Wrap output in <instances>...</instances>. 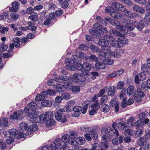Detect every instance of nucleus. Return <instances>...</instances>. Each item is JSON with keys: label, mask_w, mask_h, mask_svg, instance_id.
<instances>
[{"label": "nucleus", "mask_w": 150, "mask_h": 150, "mask_svg": "<svg viewBox=\"0 0 150 150\" xmlns=\"http://www.w3.org/2000/svg\"><path fill=\"white\" fill-rule=\"evenodd\" d=\"M146 140L144 137H142L138 139V143L139 146H143L146 144Z\"/></svg>", "instance_id": "29"}, {"label": "nucleus", "mask_w": 150, "mask_h": 150, "mask_svg": "<svg viewBox=\"0 0 150 150\" xmlns=\"http://www.w3.org/2000/svg\"><path fill=\"white\" fill-rule=\"evenodd\" d=\"M110 15L112 17L117 19L120 18L122 16L118 12H115V11L110 14Z\"/></svg>", "instance_id": "41"}, {"label": "nucleus", "mask_w": 150, "mask_h": 150, "mask_svg": "<svg viewBox=\"0 0 150 150\" xmlns=\"http://www.w3.org/2000/svg\"><path fill=\"white\" fill-rule=\"evenodd\" d=\"M95 66L97 68L99 69H103L105 67V65L104 63L99 62H96Z\"/></svg>", "instance_id": "31"}, {"label": "nucleus", "mask_w": 150, "mask_h": 150, "mask_svg": "<svg viewBox=\"0 0 150 150\" xmlns=\"http://www.w3.org/2000/svg\"><path fill=\"white\" fill-rule=\"evenodd\" d=\"M114 6L117 9L122 11L124 10L125 8L121 4L116 2L114 4Z\"/></svg>", "instance_id": "34"}, {"label": "nucleus", "mask_w": 150, "mask_h": 150, "mask_svg": "<svg viewBox=\"0 0 150 150\" xmlns=\"http://www.w3.org/2000/svg\"><path fill=\"white\" fill-rule=\"evenodd\" d=\"M117 41L118 45V47H122L124 44H127L128 43V40L125 38H118Z\"/></svg>", "instance_id": "11"}, {"label": "nucleus", "mask_w": 150, "mask_h": 150, "mask_svg": "<svg viewBox=\"0 0 150 150\" xmlns=\"http://www.w3.org/2000/svg\"><path fill=\"white\" fill-rule=\"evenodd\" d=\"M38 129V127L35 125H33L29 127V128L27 130V134L28 135L31 134L33 132Z\"/></svg>", "instance_id": "14"}, {"label": "nucleus", "mask_w": 150, "mask_h": 150, "mask_svg": "<svg viewBox=\"0 0 150 150\" xmlns=\"http://www.w3.org/2000/svg\"><path fill=\"white\" fill-rule=\"evenodd\" d=\"M135 94H137L140 98H143L144 96V93L139 88H138L135 92Z\"/></svg>", "instance_id": "30"}, {"label": "nucleus", "mask_w": 150, "mask_h": 150, "mask_svg": "<svg viewBox=\"0 0 150 150\" xmlns=\"http://www.w3.org/2000/svg\"><path fill=\"white\" fill-rule=\"evenodd\" d=\"M123 11H124L125 15L129 18H132L133 17V14L130 11L126 10L125 8Z\"/></svg>", "instance_id": "43"}, {"label": "nucleus", "mask_w": 150, "mask_h": 150, "mask_svg": "<svg viewBox=\"0 0 150 150\" xmlns=\"http://www.w3.org/2000/svg\"><path fill=\"white\" fill-rule=\"evenodd\" d=\"M63 109L65 110V112H69L72 111L73 108L71 106V105H67L64 107Z\"/></svg>", "instance_id": "63"}, {"label": "nucleus", "mask_w": 150, "mask_h": 150, "mask_svg": "<svg viewBox=\"0 0 150 150\" xmlns=\"http://www.w3.org/2000/svg\"><path fill=\"white\" fill-rule=\"evenodd\" d=\"M1 124H2V127H6L8 126V120L7 118L1 119Z\"/></svg>", "instance_id": "49"}, {"label": "nucleus", "mask_w": 150, "mask_h": 150, "mask_svg": "<svg viewBox=\"0 0 150 150\" xmlns=\"http://www.w3.org/2000/svg\"><path fill=\"white\" fill-rule=\"evenodd\" d=\"M94 29H90L89 32L92 35H96L98 38L100 37L103 33H107L108 32L107 29L104 27H103L98 23H95L93 25Z\"/></svg>", "instance_id": "2"}, {"label": "nucleus", "mask_w": 150, "mask_h": 150, "mask_svg": "<svg viewBox=\"0 0 150 150\" xmlns=\"http://www.w3.org/2000/svg\"><path fill=\"white\" fill-rule=\"evenodd\" d=\"M62 140H64L66 142L68 143L69 144L72 145H75L74 143L75 142L74 140H71V138H70V136L67 134L64 135L62 137Z\"/></svg>", "instance_id": "13"}, {"label": "nucleus", "mask_w": 150, "mask_h": 150, "mask_svg": "<svg viewBox=\"0 0 150 150\" xmlns=\"http://www.w3.org/2000/svg\"><path fill=\"white\" fill-rule=\"evenodd\" d=\"M133 9L134 11L141 13H143L145 12V10L143 8L137 5L134 6Z\"/></svg>", "instance_id": "26"}, {"label": "nucleus", "mask_w": 150, "mask_h": 150, "mask_svg": "<svg viewBox=\"0 0 150 150\" xmlns=\"http://www.w3.org/2000/svg\"><path fill=\"white\" fill-rule=\"evenodd\" d=\"M117 127L120 130H125L127 127L126 123L124 122H120L117 124Z\"/></svg>", "instance_id": "16"}, {"label": "nucleus", "mask_w": 150, "mask_h": 150, "mask_svg": "<svg viewBox=\"0 0 150 150\" xmlns=\"http://www.w3.org/2000/svg\"><path fill=\"white\" fill-rule=\"evenodd\" d=\"M126 96V94L125 93L123 92V89L122 91L121 92L120 95V99H122V101L123 102H125L126 101V98H125V96Z\"/></svg>", "instance_id": "55"}, {"label": "nucleus", "mask_w": 150, "mask_h": 150, "mask_svg": "<svg viewBox=\"0 0 150 150\" xmlns=\"http://www.w3.org/2000/svg\"><path fill=\"white\" fill-rule=\"evenodd\" d=\"M52 104L51 101L47 100L43 101L41 103L42 106L47 107H50L52 105Z\"/></svg>", "instance_id": "36"}, {"label": "nucleus", "mask_w": 150, "mask_h": 150, "mask_svg": "<svg viewBox=\"0 0 150 150\" xmlns=\"http://www.w3.org/2000/svg\"><path fill=\"white\" fill-rule=\"evenodd\" d=\"M56 112L55 114L56 120L59 121H61V120H60V118L62 116V115L64 114L63 112H65V110L62 108H59L57 109Z\"/></svg>", "instance_id": "10"}, {"label": "nucleus", "mask_w": 150, "mask_h": 150, "mask_svg": "<svg viewBox=\"0 0 150 150\" xmlns=\"http://www.w3.org/2000/svg\"><path fill=\"white\" fill-rule=\"evenodd\" d=\"M98 44L101 46V49L104 51L109 52L110 51V47L108 46V42L105 39V35L103 39H100L99 40Z\"/></svg>", "instance_id": "5"}, {"label": "nucleus", "mask_w": 150, "mask_h": 150, "mask_svg": "<svg viewBox=\"0 0 150 150\" xmlns=\"http://www.w3.org/2000/svg\"><path fill=\"white\" fill-rule=\"evenodd\" d=\"M76 140H76L75 141V142L74 143L75 145L74 144V145L75 146L76 144H77V143L80 144H84L85 142V138L83 137H79Z\"/></svg>", "instance_id": "28"}, {"label": "nucleus", "mask_w": 150, "mask_h": 150, "mask_svg": "<svg viewBox=\"0 0 150 150\" xmlns=\"http://www.w3.org/2000/svg\"><path fill=\"white\" fill-rule=\"evenodd\" d=\"M28 117L31 121H34L38 123L41 122L40 115V116H38V115L37 112L35 110H32L28 114Z\"/></svg>", "instance_id": "6"}, {"label": "nucleus", "mask_w": 150, "mask_h": 150, "mask_svg": "<svg viewBox=\"0 0 150 150\" xmlns=\"http://www.w3.org/2000/svg\"><path fill=\"white\" fill-rule=\"evenodd\" d=\"M98 102L97 100H95L92 104L91 105V108H95L98 109L99 108L98 106Z\"/></svg>", "instance_id": "45"}, {"label": "nucleus", "mask_w": 150, "mask_h": 150, "mask_svg": "<svg viewBox=\"0 0 150 150\" xmlns=\"http://www.w3.org/2000/svg\"><path fill=\"white\" fill-rule=\"evenodd\" d=\"M136 118L134 117H129L127 120V123L129 124L130 127H133L134 126Z\"/></svg>", "instance_id": "21"}, {"label": "nucleus", "mask_w": 150, "mask_h": 150, "mask_svg": "<svg viewBox=\"0 0 150 150\" xmlns=\"http://www.w3.org/2000/svg\"><path fill=\"white\" fill-rule=\"evenodd\" d=\"M18 130L14 129H12L8 132V133L10 135V137L13 138L16 136L18 134Z\"/></svg>", "instance_id": "23"}, {"label": "nucleus", "mask_w": 150, "mask_h": 150, "mask_svg": "<svg viewBox=\"0 0 150 150\" xmlns=\"http://www.w3.org/2000/svg\"><path fill=\"white\" fill-rule=\"evenodd\" d=\"M106 132L107 134L111 136H113L115 134L114 129L111 128L107 129Z\"/></svg>", "instance_id": "35"}, {"label": "nucleus", "mask_w": 150, "mask_h": 150, "mask_svg": "<svg viewBox=\"0 0 150 150\" xmlns=\"http://www.w3.org/2000/svg\"><path fill=\"white\" fill-rule=\"evenodd\" d=\"M63 85L65 89V88L67 89H70L71 87L72 84L69 82H66L64 83Z\"/></svg>", "instance_id": "58"}, {"label": "nucleus", "mask_w": 150, "mask_h": 150, "mask_svg": "<svg viewBox=\"0 0 150 150\" xmlns=\"http://www.w3.org/2000/svg\"><path fill=\"white\" fill-rule=\"evenodd\" d=\"M66 79H67L66 76H60L59 78L57 77L55 78V81L59 82H62L63 81H65Z\"/></svg>", "instance_id": "40"}, {"label": "nucleus", "mask_w": 150, "mask_h": 150, "mask_svg": "<svg viewBox=\"0 0 150 150\" xmlns=\"http://www.w3.org/2000/svg\"><path fill=\"white\" fill-rule=\"evenodd\" d=\"M115 87L113 86H111L108 89L107 94L108 96H112L115 94Z\"/></svg>", "instance_id": "19"}, {"label": "nucleus", "mask_w": 150, "mask_h": 150, "mask_svg": "<svg viewBox=\"0 0 150 150\" xmlns=\"http://www.w3.org/2000/svg\"><path fill=\"white\" fill-rule=\"evenodd\" d=\"M141 87L143 88V89H146V88L150 89V79L147 80V82L143 81L141 85Z\"/></svg>", "instance_id": "18"}, {"label": "nucleus", "mask_w": 150, "mask_h": 150, "mask_svg": "<svg viewBox=\"0 0 150 150\" xmlns=\"http://www.w3.org/2000/svg\"><path fill=\"white\" fill-rule=\"evenodd\" d=\"M144 27V24L142 21H141L138 24L137 28L138 30L141 31L143 30Z\"/></svg>", "instance_id": "39"}, {"label": "nucleus", "mask_w": 150, "mask_h": 150, "mask_svg": "<svg viewBox=\"0 0 150 150\" xmlns=\"http://www.w3.org/2000/svg\"><path fill=\"white\" fill-rule=\"evenodd\" d=\"M124 70L122 69L117 71H114L112 74L108 75L107 77L108 78H115L121 75L124 72Z\"/></svg>", "instance_id": "12"}, {"label": "nucleus", "mask_w": 150, "mask_h": 150, "mask_svg": "<svg viewBox=\"0 0 150 150\" xmlns=\"http://www.w3.org/2000/svg\"><path fill=\"white\" fill-rule=\"evenodd\" d=\"M37 16L38 14L36 13H34L32 15L28 17V18L34 22H35L38 20Z\"/></svg>", "instance_id": "37"}, {"label": "nucleus", "mask_w": 150, "mask_h": 150, "mask_svg": "<svg viewBox=\"0 0 150 150\" xmlns=\"http://www.w3.org/2000/svg\"><path fill=\"white\" fill-rule=\"evenodd\" d=\"M28 105L29 107L34 109H36L38 107V106L35 102H30L28 104Z\"/></svg>", "instance_id": "52"}, {"label": "nucleus", "mask_w": 150, "mask_h": 150, "mask_svg": "<svg viewBox=\"0 0 150 150\" xmlns=\"http://www.w3.org/2000/svg\"><path fill=\"white\" fill-rule=\"evenodd\" d=\"M125 26L122 25H116L115 27L116 28L123 32L124 34H127L128 30L132 31L135 28V24L137 23L136 21L128 19L125 22Z\"/></svg>", "instance_id": "1"}, {"label": "nucleus", "mask_w": 150, "mask_h": 150, "mask_svg": "<svg viewBox=\"0 0 150 150\" xmlns=\"http://www.w3.org/2000/svg\"><path fill=\"white\" fill-rule=\"evenodd\" d=\"M110 57L109 53L103 51H101L99 54V57L100 59H103V58H109Z\"/></svg>", "instance_id": "20"}, {"label": "nucleus", "mask_w": 150, "mask_h": 150, "mask_svg": "<svg viewBox=\"0 0 150 150\" xmlns=\"http://www.w3.org/2000/svg\"><path fill=\"white\" fill-rule=\"evenodd\" d=\"M134 131L131 129H127L125 132V135L127 136L129 135L130 136H133L134 134Z\"/></svg>", "instance_id": "44"}, {"label": "nucleus", "mask_w": 150, "mask_h": 150, "mask_svg": "<svg viewBox=\"0 0 150 150\" xmlns=\"http://www.w3.org/2000/svg\"><path fill=\"white\" fill-rule=\"evenodd\" d=\"M143 133V131L141 129H138L135 133V136L137 137L142 135Z\"/></svg>", "instance_id": "53"}, {"label": "nucleus", "mask_w": 150, "mask_h": 150, "mask_svg": "<svg viewBox=\"0 0 150 150\" xmlns=\"http://www.w3.org/2000/svg\"><path fill=\"white\" fill-rule=\"evenodd\" d=\"M105 39L108 42H111V44L112 46L118 47L117 43L115 39L110 35H105Z\"/></svg>", "instance_id": "9"}, {"label": "nucleus", "mask_w": 150, "mask_h": 150, "mask_svg": "<svg viewBox=\"0 0 150 150\" xmlns=\"http://www.w3.org/2000/svg\"><path fill=\"white\" fill-rule=\"evenodd\" d=\"M67 115L66 114L64 115L63 114L62 115V116L60 118V120H61V121L59 122L62 123H64L67 121Z\"/></svg>", "instance_id": "61"}, {"label": "nucleus", "mask_w": 150, "mask_h": 150, "mask_svg": "<svg viewBox=\"0 0 150 150\" xmlns=\"http://www.w3.org/2000/svg\"><path fill=\"white\" fill-rule=\"evenodd\" d=\"M108 145L107 143L105 142H103L101 145V148L98 150H105L108 148Z\"/></svg>", "instance_id": "56"}, {"label": "nucleus", "mask_w": 150, "mask_h": 150, "mask_svg": "<svg viewBox=\"0 0 150 150\" xmlns=\"http://www.w3.org/2000/svg\"><path fill=\"white\" fill-rule=\"evenodd\" d=\"M82 67L83 69L89 71L91 69V65L88 63L85 62L82 64Z\"/></svg>", "instance_id": "24"}, {"label": "nucleus", "mask_w": 150, "mask_h": 150, "mask_svg": "<svg viewBox=\"0 0 150 150\" xmlns=\"http://www.w3.org/2000/svg\"><path fill=\"white\" fill-rule=\"evenodd\" d=\"M65 146V143L63 141L58 138L52 143L50 148L52 150H58L59 149H64Z\"/></svg>", "instance_id": "4"}, {"label": "nucleus", "mask_w": 150, "mask_h": 150, "mask_svg": "<svg viewBox=\"0 0 150 150\" xmlns=\"http://www.w3.org/2000/svg\"><path fill=\"white\" fill-rule=\"evenodd\" d=\"M74 65L76 66V69L78 70H81L82 69V64L77 63V62H74Z\"/></svg>", "instance_id": "64"}, {"label": "nucleus", "mask_w": 150, "mask_h": 150, "mask_svg": "<svg viewBox=\"0 0 150 150\" xmlns=\"http://www.w3.org/2000/svg\"><path fill=\"white\" fill-rule=\"evenodd\" d=\"M62 98L64 99H69L71 98L70 94L67 93H63L62 94Z\"/></svg>", "instance_id": "46"}, {"label": "nucleus", "mask_w": 150, "mask_h": 150, "mask_svg": "<svg viewBox=\"0 0 150 150\" xmlns=\"http://www.w3.org/2000/svg\"><path fill=\"white\" fill-rule=\"evenodd\" d=\"M78 135V133L76 132H71L69 135L70 138L71 140H74L75 141L77 138Z\"/></svg>", "instance_id": "27"}, {"label": "nucleus", "mask_w": 150, "mask_h": 150, "mask_svg": "<svg viewBox=\"0 0 150 150\" xmlns=\"http://www.w3.org/2000/svg\"><path fill=\"white\" fill-rule=\"evenodd\" d=\"M110 105L112 107H115L114 110L116 112H117L119 110V104L118 102H116L115 100H112L110 101Z\"/></svg>", "instance_id": "17"}, {"label": "nucleus", "mask_w": 150, "mask_h": 150, "mask_svg": "<svg viewBox=\"0 0 150 150\" xmlns=\"http://www.w3.org/2000/svg\"><path fill=\"white\" fill-rule=\"evenodd\" d=\"M10 16L14 20L16 21L18 18L19 15L18 14L15 13H11L10 15Z\"/></svg>", "instance_id": "50"}, {"label": "nucleus", "mask_w": 150, "mask_h": 150, "mask_svg": "<svg viewBox=\"0 0 150 150\" xmlns=\"http://www.w3.org/2000/svg\"><path fill=\"white\" fill-rule=\"evenodd\" d=\"M23 111L21 110L16 111L11 115L10 117L11 119H22L23 117Z\"/></svg>", "instance_id": "8"}, {"label": "nucleus", "mask_w": 150, "mask_h": 150, "mask_svg": "<svg viewBox=\"0 0 150 150\" xmlns=\"http://www.w3.org/2000/svg\"><path fill=\"white\" fill-rule=\"evenodd\" d=\"M53 113L51 111L48 112L40 115L41 121L45 122V126L49 127L53 126L55 123V120L52 118Z\"/></svg>", "instance_id": "3"}, {"label": "nucleus", "mask_w": 150, "mask_h": 150, "mask_svg": "<svg viewBox=\"0 0 150 150\" xmlns=\"http://www.w3.org/2000/svg\"><path fill=\"white\" fill-rule=\"evenodd\" d=\"M90 135L94 139H96L98 137V134L95 130L92 129L90 130L89 134H86L84 135V137L86 139L89 141H91V140Z\"/></svg>", "instance_id": "7"}, {"label": "nucleus", "mask_w": 150, "mask_h": 150, "mask_svg": "<svg viewBox=\"0 0 150 150\" xmlns=\"http://www.w3.org/2000/svg\"><path fill=\"white\" fill-rule=\"evenodd\" d=\"M66 68L69 70L74 71L76 69V66L73 64V65L71 64H67L66 66Z\"/></svg>", "instance_id": "48"}, {"label": "nucleus", "mask_w": 150, "mask_h": 150, "mask_svg": "<svg viewBox=\"0 0 150 150\" xmlns=\"http://www.w3.org/2000/svg\"><path fill=\"white\" fill-rule=\"evenodd\" d=\"M56 91L59 92H62L65 91L64 86L63 85L59 84L57 85L56 88Z\"/></svg>", "instance_id": "33"}, {"label": "nucleus", "mask_w": 150, "mask_h": 150, "mask_svg": "<svg viewBox=\"0 0 150 150\" xmlns=\"http://www.w3.org/2000/svg\"><path fill=\"white\" fill-rule=\"evenodd\" d=\"M106 12L109 13L111 14L112 13H113L115 11V10L112 7L110 6L107 7L105 9Z\"/></svg>", "instance_id": "60"}, {"label": "nucleus", "mask_w": 150, "mask_h": 150, "mask_svg": "<svg viewBox=\"0 0 150 150\" xmlns=\"http://www.w3.org/2000/svg\"><path fill=\"white\" fill-rule=\"evenodd\" d=\"M107 97L106 95H104L102 97L100 100V103L101 104H105L107 103Z\"/></svg>", "instance_id": "47"}, {"label": "nucleus", "mask_w": 150, "mask_h": 150, "mask_svg": "<svg viewBox=\"0 0 150 150\" xmlns=\"http://www.w3.org/2000/svg\"><path fill=\"white\" fill-rule=\"evenodd\" d=\"M20 127L22 130H26L28 128V125L25 122H22L20 124Z\"/></svg>", "instance_id": "54"}, {"label": "nucleus", "mask_w": 150, "mask_h": 150, "mask_svg": "<svg viewBox=\"0 0 150 150\" xmlns=\"http://www.w3.org/2000/svg\"><path fill=\"white\" fill-rule=\"evenodd\" d=\"M143 123L141 120H138L134 123V126L137 129L141 127Z\"/></svg>", "instance_id": "42"}, {"label": "nucleus", "mask_w": 150, "mask_h": 150, "mask_svg": "<svg viewBox=\"0 0 150 150\" xmlns=\"http://www.w3.org/2000/svg\"><path fill=\"white\" fill-rule=\"evenodd\" d=\"M27 24L28 25V29L32 31H35L36 29V27L35 26V23L31 21H29Z\"/></svg>", "instance_id": "25"}, {"label": "nucleus", "mask_w": 150, "mask_h": 150, "mask_svg": "<svg viewBox=\"0 0 150 150\" xmlns=\"http://www.w3.org/2000/svg\"><path fill=\"white\" fill-rule=\"evenodd\" d=\"M141 69L144 73H146L148 71V68L146 64H143L142 65Z\"/></svg>", "instance_id": "59"}, {"label": "nucleus", "mask_w": 150, "mask_h": 150, "mask_svg": "<svg viewBox=\"0 0 150 150\" xmlns=\"http://www.w3.org/2000/svg\"><path fill=\"white\" fill-rule=\"evenodd\" d=\"M12 7L9 8L11 12H16L18 10V7L19 6V3L17 2H14L12 4Z\"/></svg>", "instance_id": "15"}, {"label": "nucleus", "mask_w": 150, "mask_h": 150, "mask_svg": "<svg viewBox=\"0 0 150 150\" xmlns=\"http://www.w3.org/2000/svg\"><path fill=\"white\" fill-rule=\"evenodd\" d=\"M71 90L73 92L76 93L80 91V89L79 86H74L72 87Z\"/></svg>", "instance_id": "57"}, {"label": "nucleus", "mask_w": 150, "mask_h": 150, "mask_svg": "<svg viewBox=\"0 0 150 150\" xmlns=\"http://www.w3.org/2000/svg\"><path fill=\"white\" fill-rule=\"evenodd\" d=\"M134 87L133 86H129L127 88V93L128 95H132L134 93Z\"/></svg>", "instance_id": "22"}, {"label": "nucleus", "mask_w": 150, "mask_h": 150, "mask_svg": "<svg viewBox=\"0 0 150 150\" xmlns=\"http://www.w3.org/2000/svg\"><path fill=\"white\" fill-rule=\"evenodd\" d=\"M100 109L102 111L106 112L109 111L110 108L108 105L105 104L101 106Z\"/></svg>", "instance_id": "32"}, {"label": "nucleus", "mask_w": 150, "mask_h": 150, "mask_svg": "<svg viewBox=\"0 0 150 150\" xmlns=\"http://www.w3.org/2000/svg\"><path fill=\"white\" fill-rule=\"evenodd\" d=\"M124 85V83L123 81H120L117 84V88L118 90H121L123 88Z\"/></svg>", "instance_id": "51"}, {"label": "nucleus", "mask_w": 150, "mask_h": 150, "mask_svg": "<svg viewBox=\"0 0 150 150\" xmlns=\"http://www.w3.org/2000/svg\"><path fill=\"white\" fill-rule=\"evenodd\" d=\"M80 76V74L77 73L74 74L73 75V81L75 83L78 82L79 81Z\"/></svg>", "instance_id": "38"}, {"label": "nucleus", "mask_w": 150, "mask_h": 150, "mask_svg": "<svg viewBox=\"0 0 150 150\" xmlns=\"http://www.w3.org/2000/svg\"><path fill=\"white\" fill-rule=\"evenodd\" d=\"M6 136L8 137L6 140V142L7 144H10L13 142L14 139L13 137H10V136H8V134L7 136L6 135Z\"/></svg>", "instance_id": "62"}]
</instances>
